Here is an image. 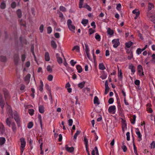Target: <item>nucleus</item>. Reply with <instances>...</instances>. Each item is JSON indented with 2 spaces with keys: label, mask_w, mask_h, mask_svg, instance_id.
<instances>
[{
  "label": "nucleus",
  "mask_w": 155,
  "mask_h": 155,
  "mask_svg": "<svg viewBox=\"0 0 155 155\" xmlns=\"http://www.w3.org/2000/svg\"><path fill=\"white\" fill-rule=\"evenodd\" d=\"M19 60V55L18 54H15L14 56V61L15 65H17Z\"/></svg>",
  "instance_id": "7"
},
{
  "label": "nucleus",
  "mask_w": 155,
  "mask_h": 155,
  "mask_svg": "<svg viewBox=\"0 0 155 155\" xmlns=\"http://www.w3.org/2000/svg\"><path fill=\"white\" fill-rule=\"evenodd\" d=\"M33 126V123L32 122H30L28 124L27 127L28 128H31Z\"/></svg>",
  "instance_id": "50"
},
{
  "label": "nucleus",
  "mask_w": 155,
  "mask_h": 155,
  "mask_svg": "<svg viewBox=\"0 0 155 155\" xmlns=\"http://www.w3.org/2000/svg\"><path fill=\"white\" fill-rule=\"evenodd\" d=\"M85 52H89V48L88 46V45L86 44H85Z\"/></svg>",
  "instance_id": "57"
},
{
  "label": "nucleus",
  "mask_w": 155,
  "mask_h": 155,
  "mask_svg": "<svg viewBox=\"0 0 155 155\" xmlns=\"http://www.w3.org/2000/svg\"><path fill=\"white\" fill-rule=\"evenodd\" d=\"M88 22V20L87 19H83L82 20L81 23L84 26H86V25Z\"/></svg>",
  "instance_id": "24"
},
{
  "label": "nucleus",
  "mask_w": 155,
  "mask_h": 155,
  "mask_svg": "<svg viewBox=\"0 0 155 155\" xmlns=\"http://www.w3.org/2000/svg\"><path fill=\"white\" fill-rule=\"evenodd\" d=\"M70 62L71 65L73 66H74L77 63V62L76 61H74L73 60H71Z\"/></svg>",
  "instance_id": "59"
},
{
  "label": "nucleus",
  "mask_w": 155,
  "mask_h": 155,
  "mask_svg": "<svg viewBox=\"0 0 155 155\" xmlns=\"http://www.w3.org/2000/svg\"><path fill=\"white\" fill-rule=\"evenodd\" d=\"M95 37L96 39L98 41H100L101 36L100 35L98 34L97 33H96Z\"/></svg>",
  "instance_id": "37"
},
{
  "label": "nucleus",
  "mask_w": 155,
  "mask_h": 155,
  "mask_svg": "<svg viewBox=\"0 0 155 155\" xmlns=\"http://www.w3.org/2000/svg\"><path fill=\"white\" fill-rule=\"evenodd\" d=\"M51 45L53 48H57V45L54 41L52 40L51 41Z\"/></svg>",
  "instance_id": "33"
},
{
  "label": "nucleus",
  "mask_w": 155,
  "mask_h": 155,
  "mask_svg": "<svg viewBox=\"0 0 155 155\" xmlns=\"http://www.w3.org/2000/svg\"><path fill=\"white\" fill-rule=\"evenodd\" d=\"M147 16L150 18V19L151 21L154 23H155V16L152 15L150 13H147Z\"/></svg>",
  "instance_id": "9"
},
{
  "label": "nucleus",
  "mask_w": 155,
  "mask_h": 155,
  "mask_svg": "<svg viewBox=\"0 0 155 155\" xmlns=\"http://www.w3.org/2000/svg\"><path fill=\"white\" fill-rule=\"evenodd\" d=\"M60 9L62 12H65L66 11V8L63 6H60Z\"/></svg>",
  "instance_id": "53"
},
{
  "label": "nucleus",
  "mask_w": 155,
  "mask_h": 155,
  "mask_svg": "<svg viewBox=\"0 0 155 155\" xmlns=\"http://www.w3.org/2000/svg\"><path fill=\"white\" fill-rule=\"evenodd\" d=\"M137 69L138 72L139 73H142V74L143 75V69L142 66L140 65H139L137 67Z\"/></svg>",
  "instance_id": "19"
},
{
  "label": "nucleus",
  "mask_w": 155,
  "mask_h": 155,
  "mask_svg": "<svg viewBox=\"0 0 155 155\" xmlns=\"http://www.w3.org/2000/svg\"><path fill=\"white\" fill-rule=\"evenodd\" d=\"M127 140V141H129L130 140V133L128 132L126 133Z\"/></svg>",
  "instance_id": "54"
},
{
  "label": "nucleus",
  "mask_w": 155,
  "mask_h": 155,
  "mask_svg": "<svg viewBox=\"0 0 155 155\" xmlns=\"http://www.w3.org/2000/svg\"><path fill=\"white\" fill-rule=\"evenodd\" d=\"M11 126L12 130L14 133H15L17 130V127L16 125L15 122H12V123Z\"/></svg>",
  "instance_id": "12"
},
{
  "label": "nucleus",
  "mask_w": 155,
  "mask_h": 155,
  "mask_svg": "<svg viewBox=\"0 0 155 155\" xmlns=\"http://www.w3.org/2000/svg\"><path fill=\"white\" fill-rule=\"evenodd\" d=\"M44 25H41L39 27V29L41 33H42L43 31Z\"/></svg>",
  "instance_id": "46"
},
{
  "label": "nucleus",
  "mask_w": 155,
  "mask_h": 155,
  "mask_svg": "<svg viewBox=\"0 0 155 155\" xmlns=\"http://www.w3.org/2000/svg\"><path fill=\"white\" fill-rule=\"evenodd\" d=\"M94 30H93L92 28H90L89 29V34L90 35L94 33Z\"/></svg>",
  "instance_id": "60"
},
{
  "label": "nucleus",
  "mask_w": 155,
  "mask_h": 155,
  "mask_svg": "<svg viewBox=\"0 0 155 155\" xmlns=\"http://www.w3.org/2000/svg\"><path fill=\"white\" fill-rule=\"evenodd\" d=\"M47 69L48 71L51 72L52 71V68L51 66L48 65L47 67Z\"/></svg>",
  "instance_id": "52"
},
{
  "label": "nucleus",
  "mask_w": 155,
  "mask_h": 155,
  "mask_svg": "<svg viewBox=\"0 0 155 155\" xmlns=\"http://www.w3.org/2000/svg\"><path fill=\"white\" fill-rule=\"evenodd\" d=\"M31 77V75L30 74H27L25 78V81L26 84H28L30 82V78Z\"/></svg>",
  "instance_id": "11"
},
{
  "label": "nucleus",
  "mask_w": 155,
  "mask_h": 155,
  "mask_svg": "<svg viewBox=\"0 0 155 155\" xmlns=\"http://www.w3.org/2000/svg\"><path fill=\"white\" fill-rule=\"evenodd\" d=\"M76 69L78 71V72L79 73H80L82 71V68L80 65H76Z\"/></svg>",
  "instance_id": "30"
},
{
  "label": "nucleus",
  "mask_w": 155,
  "mask_h": 155,
  "mask_svg": "<svg viewBox=\"0 0 155 155\" xmlns=\"http://www.w3.org/2000/svg\"><path fill=\"white\" fill-rule=\"evenodd\" d=\"M134 83L136 85L138 86L140 85V81L139 80H136L134 81Z\"/></svg>",
  "instance_id": "51"
},
{
  "label": "nucleus",
  "mask_w": 155,
  "mask_h": 155,
  "mask_svg": "<svg viewBox=\"0 0 155 155\" xmlns=\"http://www.w3.org/2000/svg\"><path fill=\"white\" fill-rule=\"evenodd\" d=\"M112 42L113 45V46L114 48H117L120 44L118 39H113L112 41Z\"/></svg>",
  "instance_id": "6"
},
{
  "label": "nucleus",
  "mask_w": 155,
  "mask_h": 155,
  "mask_svg": "<svg viewBox=\"0 0 155 155\" xmlns=\"http://www.w3.org/2000/svg\"><path fill=\"white\" fill-rule=\"evenodd\" d=\"M121 7V5L119 3L117 4L116 9L118 11H120Z\"/></svg>",
  "instance_id": "49"
},
{
  "label": "nucleus",
  "mask_w": 155,
  "mask_h": 155,
  "mask_svg": "<svg viewBox=\"0 0 155 155\" xmlns=\"http://www.w3.org/2000/svg\"><path fill=\"white\" fill-rule=\"evenodd\" d=\"M84 0H79V7L80 8H82Z\"/></svg>",
  "instance_id": "39"
},
{
  "label": "nucleus",
  "mask_w": 155,
  "mask_h": 155,
  "mask_svg": "<svg viewBox=\"0 0 155 155\" xmlns=\"http://www.w3.org/2000/svg\"><path fill=\"white\" fill-rule=\"evenodd\" d=\"M5 131V129L4 125L0 122V134H4Z\"/></svg>",
  "instance_id": "8"
},
{
  "label": "nucleus",
  "mask_w": 155,
  "mask_h": 155,
  "mask_svg": "<svg viewBox=\"0 0 155 155\" xmlns=\"http://www.w3.org/2000/svg\"><path fill=\"white\" fill-rule=\"evenodd\" d=\"M56 57L57 59V61L58 63L59 64H62L63 62L62 59L60 57V54L58 53H57L56 54Z\"/></svg>",
  "instance_id": "10"
},
{
  "label": "nucleus",
  "mask_w": 155,
  "mask_h": 155,
  "mask_svg": "<svg viewBox=\"0 0 155 155\" xmlns=\"http://www.w3.org/2000/svg\"><path fill=\"white\" fill-rule=\"evenodd\" d=\"M20 141L21 143V145L20 147V153L22 154L25 147L26 142L24 138L23 137H21L20 139Z\"/></svg>",
  "instance_id": "2"
},
{
  "label": "nucleus",
  "mask_w": 155,
  "mask_h": 155,
  "mask_svg": "<svg viewBox=\"0 0 155 155\" xmlns=\"http://www.w3.org/2000/svg\"><path fill=\"white\" fill-rule=\"evenodd\" d=\"M136 117V116L134 115L132 118L130 119V121L132 124H134L135 123Z\"/></svg>",
  "instance_id": "22"
},
{
  "label": "nucleus",
  "mask_w": 155,
  "mask_h": 155,
  "mask_svg": "<svg viewBox=\"0 0 155 155\" xmlns=\"http://www.w3.org/2000/svg\"><path fill=\"white\" fill-rule=\"evenodd\" d=\"M118 77H119V79L120 80H121L122 79L123 76H122V72L121 71V70H120V71H118Z\"/></svg>",
  "instance_id": "34"
},
{
  "label": "nucleus",
  "mask_w": 155,
  "mask_h": 155,
  "mask_svg": "<svg viewBox=\"0 0 155 155\" xmlns=\"http://www.w3.org/2000/svg\"><path fill=\"white\" fill-rule=\"evenodd\" d=\"M73 122V120L71 119H70L68 120V125L69 126H71Z\"/></svg>",
  "instance_id": "62"
},
{
  "label": "nucleus",
  "mask_w": 155,
  "mask_h": 155,
  "mask_svg": "<svg viewBox=\"0 0 155 155\" xmlns=\"http://www.w3.org/2000/svg\"><path fill=\"white\" fill-rule=\"evenodd\" d=\"M80 131L79 130H77L76 133H75L74 135V139H77V137L80 134Z\"/></svg>",
  "instance_id": "38"
},
{
  "label": "nucleus",
  "mask_w": 155,
  "mask_h": 155,
  "mask_svg": "<svg viewBox=\"0 0 155 155\" xmlns=\"http://www.w3.org/2000/svg\"><path fill=\"white\" fill-rule=\"evenodd\" d=\"M47 33L48 34H50L52 31V29L51 27L49 26L47 28Z\"/></svg>",
  "instance_id": "45"
},
{
  "label": "nucleus",
  "mask_w": 155,
  "mask_h": 155,
  "mask_svg": "<svg viewBox=\"0 0 155 155\" xmlns=\"http://www.w3.org/2000/svg\"><path fill=\"white\" fill-rule=\"evenodd\" d=\"M1 61L2 62H5L6 60V58L5 56H1L0 58Z\"/></svg>",
  "instance_id": "44"
},
{
  "label": "nucleus",
  "mask_w": 155,
  "mask_h": 155,
  "mask_svg": "<svg viewBox=\"0 0 155 155\" xmlns=\"http://www.w3.org/2000/svg\"><path fill=\"white\" fill-rule=\"evenodd\" d=\"M133 44V43L131 41H130L126 43L125 44V46L127 48H129Z\"/></svg>",
  "instance_id": "27"
},
{
  "label": "nucleus",
  "mask_w": 155,
  "mask_h": 155,
  "mask_svg": "<svg viewBox=\"0 0 155 155\" xmlns=\"http://www.w3.org/2000/svg\"><path fill=\"white\" fill-rule=\"evenodd\" d=\"M72 22L71 20L70 19H68L67 21V24L68 26V27L69 26L72 25Z\"/></svg>",
  "instance_id": "64"
},
{
  "label": "nucleus",
  "mask_w": 155,
  "mask_h": 155,
  "mask_svg": "<svg viewBox=\"0 0 155 155\" xmlns=\"http://www.w3.org/2000/svg\"><path fill=\"white\" fill-rule=\"evenodd\" d=\"M53 78V76L52 75H49L48 77V79L49 81H51L52 80Z\"/></svg>",
  "instance_id": "56"
},
{
  "label": "nucleus",
  "mask_w": 155,
  "mask_h": 155,
  "mask_svg": "<svg viewBox=\"0 0 155 155\" xmlns=\"http://www.w3.org/2000/svg\"><path fill=\"white\" fill-rule=\"evenodd\" d=\"M154 7V5L153 4L149 2L148 3V13H150V11Z\"/></svg>",
  "instance_id": "15"
},
{
  "label": "nucleus",
  "mask_w": 155,
  "mask_h": 155,
  "mask_svg": "<svg viewBox=\"0 0 155 155\" xmlns=\"http://www.w3.org/2000/svg\"><path fill=\"white\" fill-rule=\"evenodd\" d=\"M122 148L124 152H126L127 150V148L126 146L125 145H123L122 147Z\"/></svg>",
  "instance_id": "63"
},
{
  "label": "nucleus",
  "mask_w": 155,
  "mask_h": 155,
  "mask_svg": "<svg viewBox=\"0 0 155 155\" xmlns=\"http://www.w3.org/2000/svg\"><path fill=\"white\" fill-rule=\"evenodd\" d=\"M85 83V82L84 81L78 84V86L81 88H82L84 86Z\"/></svg>",
  "instance_id": "25"
},
{
  "label": "nucleus",
  "mask_w": 155,
  "mask_h": 155,
  "mask_svg": "<svg viewBox=\"0 0 155 155\" xmlns=\"http://www.w3.org/2000/svg\"><path fill=\"white\" fill-rule=\"evenodd\" d=\"M99 69L101 70H104L105 69V67L102 63L99 64Z\"/></svg>",
  "instance_id": "28"
},
{
  "label": "nucleus",
  "mask_w": 155,
  "mask_h": 155,
  "mask_svg": "<svg viewBox=\"0 0 155 155\" xmlns=\"http://www.w3.org/2000/svg\"><path fill=\"white\" fill-rule=\"evenodd\" d=\"M68 28L69 30L71 31H74L75 28V26L72 25L68 26Z\"/></svg>",
  "instance_id": "35"
},
{
  "label": "nucleus",
  "mask_w": 155,
  "mask_h": 155,
  "mask_svg": "<svg viewBox=\"0 0 155 155\" xmlns=\"http://www.w3.org/2000/svg\"><path fill=\"white\" fill-rule=\"evenodd\" d=\"M16 14L18 18H21L22 16V12L20 9H18L16 11Z\"/></svg>",
  "instance_id": "23"
},
{
  "label": "nucleus",
  "mask_w": 155,
  "mask_h": 155,
  "mask_svg": "<svg viewBox=\"0 0 155 155\" xmlns=\"http://www.w3.org/2000/svg\"><path fill=\"white\" fill-rule=\"evenodd\" d=\"M2 90L4 94L5 100L7 103V101L10 99V96L8 90L6 89L3 88Z\"/></svg>",
  "instance_id": "3"
},
{
  "label": "nucleus",
  "mask_w": 155,
  "mask_h": 155,
  "mask_svg": "<svg viewBox=\"0 0 155 155\" xmlns=\"http://www.w3.org/2000/svg\"><path fill=\"white\" fill-rule=\"evenodd\" d=\"M80 50V47L76 45L74 46L72 49V51L75 50L76 51H78Z\"/></svg>",
  "instance_id": "36"
},
{
  "label": "nucleus",
  "mask_w": 155,
  "mask_h": 155,
  "mask_svg": "<svg viewBox=\"0 0 155 155\" xmlns=\"http://www.w3.org/2000/svg\"><path fill=\"white\" fill-rule=\"evenodd\" d=\"M5 102L3 99L2 95L0 93V106L2 108V110L1 111L2 114L3 113V108L4 107Z\"/></svg>",
  "instance_id": "4"
},
{
  "label": "nucleus",
  "mask_w": 155,
  "mask_h": 155,
  "mask_svg": "<svg viewBox=\"0 0 155 155\" xmlns=\"http://www.w3.org/2000/svg\"><path fill=\"white\" fill-rule=\"evenodd\" d=\"M84 143L85 145H88V140L86 136L84 137Z\"/></svg>",
  "instance_id": "43"
},
{
  "label": "nucleus",
  "mask_w": 155,
  "mask_h": 155,
  "mask_svg": "<svg viewBox=\"0 0 155 155\" xmlns=\"http://www.w3.org/2000/svg\"><path fill=\"white\" fill-rule=\"evenodd\" d=\"M107 33L110 35H112L114 34V31L113 30L110 28H108L107 29Z\"/></svg>",
  "instance_id": "32"
},
{
  "label": "nucleus",
  "mask_w": 155,
  "mask_h": 155,
  "mask_svg": "<svg viewBox=\"0 0 155 155\" xmlns=\"http://www.w3.org/2000/svg\"><path fill=\"white\" fill-rule=\"evenodd\" d=\"M16 6V3L15 2H13L11 4V7L12 8H15Z\"/></svg>",
  "instance_id": "48"
},
{
  "label": "nucleus",
  "mask_w": 155,
  "mask_h": 155,
  "mask_svg": "<svg viewBox=\"0 0 155 155\" xmlns=\"http://www.w3.org/2000/svg\"><path fill=\"white\" fill-rule=\"evenodd\" d=\"M39 111L41 113H43L45 111L43 105H40L39 107Z\"/></svg>",
  "instance_id": "20"
},
{
  "label": "nucleus",
  "mask_w": 155,
  "mask_h": 155,
  "mask_svg": "<svg viewBox=\"0 0 155 155\" xmlns=\"http://www.w3.org/2000/svg\"><path fill=\"white\" fill-rule=\"evenodd\" d=\"M10 118V117L7 118L5 121L6 125L9 127H11V125L12 124Z\"/></svg>",
  "instance_id": "18"
},
{
  "label": "nucleus",
  "mask_w": 155,
  "mask_h": 155,
  "mask_svg": "<svg viewBox=\"0 0 155 155\" xmlns=\"http://www.w3.org/2000/svg\"><path fill=\"white\" fill-rule=\"evenodd\" d=\"M45 60L47 61H49L50 60L49 54L48 52H46L45 54Z\"/></svg>",
  "instance_id": "16"
},
{
  "label": "nucleus",
  "mask_w": 155,
  "mask_h": 155,
  "mask_svg": "<svg viewBox=\"0 0 155 155\" xmlns=\"http://www.w3.org/2000/svg\"><path fill=\"white\" fill-rule=\"evenodd\" d=\"M7 110L8 115L9 117L14 118L18 126V127H20L21 126V118L17 112L15 110L12 111L11 107L10 106H8Z\"/></svg>",
  "instance_id": "1"
},
{
  "label": "nucleus",
  "mask_w": 155,
  "mask_h": 155,
  "mask_svg": "<svg viewBox=\"0 0 155 155\" xmlns=\"http://www.w3.org/2000/svg\"><path fill=\"white\" fill-rule=\"evenodd\" d=\"M117 108L118 109H120L121 108V105L120 101H117Z\"/></svg>",
  "instance_id": "58"
},
{
  "label": "nucleus",
  "mask_w": 155,
  "mask_h": 155,
  "mask_svg": "<svg viewBox=\"0 0 155 155\" xmlns=\"http://www.w3.org/2000/svg\"><path fill=\"white\" fill-rule=\"evenodd\" d=\"M34 46H33V45L31 47V52L32 54L34 56L35 61H36V57L35 55V53H34Z\"/></svg>",
  "instance_id": "31"
},
{
  "label": "nucleus",
  "mask_w": 155,
  "mask_h": 155,
  "mask_svg": "<svg viewBox=\"0 0 155 155\" xmlns=\"http://www.w3.org/2000/svg\"><path fill=\"white\" fill-rule=\"evenodd\" d=\"M116 108L115 105L111 106L109 107L108 111L109 113L114 114L116 112Z\"/></svg>",
  "instance_id": "5"
},
{
  "label": "nucleus",
  "mask_w": 155,
  "mask_h": 155,
  "mask_svg": "<svg viewBox=\"0 0 155 155\" xmlns=\"http://www.w3.org/2000/svg\"><path fill=\"white\" fill-rule=\"evenodd\" d=\"M34 110L33 109H29L28 112L32 116L34 114Z\"/></svg>",
  "instance_id": "41"
},
{
  "label": "nucleus",
  "mask_w": 155,
  "mask_h": 155,
  "mask_svg": "<svg viewBox=\"0 0 155 155\" xmlns=\"http://www.w3.org/2000/svg\"><path fill=\"white\" fill-rule=\"evenodd\" d=\"M6 7L5 3L4 2H2L1 3L0 5V7L1 8L4 9Z\"/></svg>",
  "instance_id": "40"
},
{
  "label": "nucleus",
  "mask_w": 155,
  "mask_h": 155,
  "mask_svg": "<svg viewBox=\"0 0 155 155\" xmlns=\"http://www.w3.org/2000/svg\"><path fill=\"white\" fill-rule=\"evenodd\" d=\"M26 58V55L25 54H23L21 55V59L22 62H24Z\"/></svg>",
  "instance_id": "42"
},
{
  "label": "nucleus",
  "mask_w": 155,
  "mask_h": 155,
  "mask_svg": "<svg viewBox=\"0 0 155 155\" xmlns=\"http://www.w3.org/2000/svg\"><path fill=\"white\" fill-rule=\"evenodd\" d=\"M114 101V99L113 98H110L108 101V102L109 104H112Z\"/></svg>",
  "instance_id": "61"
},
{
  "label": "nucleus",
  "mask_w": 155,
  "mask_h": 155,
  "mask_svg": "<svg viewBox=\"0 0 155 155\" xmlns=\"http://www.w3.org/2000/svg\"><path fill=\"white\" fill-rule=\"evenodd\" d=\"M82 8H86L89 11H91V7L86 3L82 6Z\"/></svg>",
  "instance_id": "26"
},
{
  "label": "nucleus",
  "mask_w": 155,
  "mask_h": 155,
  "mask_svg": "<svg viewBox=\"0 0 155 155\" xmlns=\"http://www.w3.org/2000/svg\"><path fill=\"white\" fill-rule=\"evenodd\" d=\"M136 130H137L136 131V134L138 136V137L139 138L138 141H140L142 140V135L141 134L138 128H137V129H136Z\"/></svg>",
  "instance_id": "13"
},
{
  "label": "nucleus",
  "mask_w": 155,
  "mask_h": 155,
  "mask_svg": "<svg viewBox=\"0 0 155 155\" xmlns=\"http://www.w3.org/2000/svg\"><path fill=\"white\" fill-rule=\"evenodd\" d=\"M142 52L141 51V49L140 48H138L137 49L136 53L138 54L139 55Z\"/></svg>",
  "instance_id": "55"
},
{
  "label": "nucleus",
  "mask_w": 155,
  "mask_h": 155,
  "mask_svg": "<svg viewBox=\"0 0 155 155\" xmlns=\"http://www.w3.org/2000/svg\"><path fill=\"white\" fill-rule=\"evenodd\" d=\"M132 13L134 14L137 16H139L140 14V12L139 10L136 9L132 11Z\"/></svg>",
  "instance_id": "21"
},
{
  "label": "nucleus",
  "mask_w": 155,
  "mask_h": 155,
  "mask_svg": "<svg viewBox=\"0 0 155 155\" xmlns=\"http://www.w3.org/2000/svg\"><path fill=\"white\" fill-rule=\"evenodd\" d=\"M99 99L97 96H95L94 97V104H99L100 103L98 101Z\"/></svg>",
  "instance_id": "29"
},
{
  "label": "nucleus",
  "mask_w": 155,
  "mask_h": 155,
  "mask_svg": "<svg viewBox=\"0 0 155 155\" xmlns=\"http://www.w3.org/2000/svg\"><path fill=\"white\" fill-rule=\"evenodd\" d=\"M6 141L5 139L3 137H0V146H1L3 145Z\"/></svg>",
  "instance_id": "17"
},
{
  "label": "nucleus",
  "mask_w": 155,
  "mask_h": 155,
  "mask_svg": "<svg viewBox=\"0 0 155 155\" xmlns=\"http://www.w3.org/2000/svg\"><path fill=\"white\" fill-rule=\"evenodd\" d=\"M152 59L151 60V61L153 63H155V54H153L151 56Z\"/></svg>",
  "instance_id": "47"
},
{
  "label": "nucleus",
  "mask_w": 155,
  "mask_h": 155,
  "mask_svg": "<svg viewBox=\"0 0 155 155\" xmlns=\"http://www.w3.org/2000/svg\"><path fill=\"white\" fill-rule=\"evenodd\" d=\"M65 148L67 151L71 153L73 152L74 150V148L73 147H69L67 145H66Z\"/></svg>",
  "instance_id": "14"
}]
</instances>
